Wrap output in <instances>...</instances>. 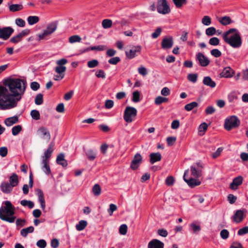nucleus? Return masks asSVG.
<instances>
[{"label":"nucleus","mask_w":248,"mask_h":248,"mask_svg":"<svg viewBox=\"0 0 248 248\" xmlns=\"http://www.w3.org/2000/svg\"><path fill=\"white\" fill-rule=\"evenodd\" d=\"M4 85V87L0 86V108L1 109H9L16 107L26 87L24 82L19 78L8 79Z\"/></svg>","instance_id":"f257e3e1"},{"label":"nucleus","mask_w":248,"mask_h":248,"mask_svg":"<svg viewBox=\"0 0 248 248\" xmlns=\"http://www.w3.org/2000/svg\"><path fill=\"white\" fill-rule=\"evenodd\" d=\"M224 42L233 48L239 47L242 45L240 32L234 28H232L222 34Z\"/></svg>","instance_id":"f03ea898"},{"label":"nucleus","mask_w":248,"mask_h":248,"mask_svg":"<svg viewBox=\"0 0 248 248\" xmlns=\"http://www.w3.org/2000/svg\"><path fill=\"white\" fill-rule=\"evenodd\" d=\"M5 206L1 207L0 209V218L10 223H13L16 219L13 216L15 214L14 207L9 201H6L4 203Z\"/></svg>","instance_id":"7ed1b4c3"},{"label":"nucleus","mask_w":248,"mask_h":248,"mask_svg":"<svg viewBox=\"0 0 248 248\" xmlns=\"http://www.w3.org/2000/svg\"><path fill=\"white\" fill-rule=\"evenodd\" d=\"M54 146V143L51 142L47 150L44 152V155L42 156V170L46 174H49L51 172L49 167V160L53 152Z\"/></svg>","instance_id":"20e7f679"},{"label":"nucleus","mask_w":248,"mask_h":248,"mask_svg":"<svg viewBox=\"0 0 248 248\" xmlns=\"http://www.w3.org/2000/svg\"><path fill=\"white\" fill-rule=\"evenodd\" d=\"M58 27V22L54 21L49 23L45 30H44L42 33L38 34V36L40 40L44 39L46 37L48 36L56 31Z\"/></svg>","instance_id":"39448f33"},{"label":"nucleus","mask_w":248,"mask_h":248,"mask_svg":"<svg viewBox=\"0 0 248 248\" xmlns=\"http://www.w3.org/2000/svg\"><path fill=\"white\" fill-rule=\"evenodd\" d=\"M156 8L157 12L163 15L168 14L170 11L166 0H158Z\"/></svg>","instance_id":"423d86ee"},{"label":"nucleus","mask_w":248,"mask_h":248,"mask_svg":"<svg viewBox=\"0 0 248 248\" xmlns=\"http://www.w3.org/2000/svg\"><path fill=\"white\" fill-rule=\"evenodd\" d=\"M247 210L245 208L237 210L232 218L233 221L236 223L241 222L246 217Z\"/></svg>","instance_id":"0eeeda50"},{"label":"nucleus","mask_w":248,"mask_h":248,"mask_svg":"<svg viewBox=\"0 0 248 248\" xmlns=\"http://www.w3.org/2000/svg\"><path fill=\"white\" fill-rule=\"evenodd\" d=\"M137 110L131 107H127L124 111V119L127 123H131L137 115Z\"/></svg>","instance_id":"6e6552de"},{"label":"nucleus","mask_w":248,"mask_h":248,"mask_svg":"<svg viewBox=\"0 0 248 248\" xmlns=\"http://www.w3.org/2000/svg\"><path fill=\"white\" fill-rule=\"evenodd\" d=\"M67 63V60L63 58L56 61L57 66L55 68V71L58 74H61L64 76V73L66 71V68L64 65Z\"/></svg>","instance_id":"1a4fd4ad"},{"label":"nucleus","mask_w":248,"mask_h":248,"mask_svg":"<svg viewBox=\"0 0 248 248\" xmlns=\"http://www.w3.org/2000/svg\"><path fill=\"white\" fill-rule=\"evenodd\" d=\"M142 163V156L140 153H136L130 163V168L132 170H137Z\"/></svg>","instance_id":"9d476101"},{"label":"nucleus","mask_w":248,"mask_h":248,"mask_svg":"<svg viewBox=\"0 0 248 248\" xmlns=\"http://www.w3.org/2000/svg\"><path fill=\"white\" fill-rule=\"evenodd\" d=\"M37 135L48 142L50 140V134L48 130L44 126L40 127L37 131Z\"/></svg>","instance_id":"9b49d317"},{"label":"nucleus","mask_w":248,"mask_h":248,"mask_svg":"<svg viewBox=\"0 0 248 248\" xmlns=\"http://www.w3.org/2000/svg\"><path fill=\"white\" fill-rule=\"evenodd\" d=\"M196 60L198 62L199 64L202 67L208 66L210 61L203 53L199 52L196 55Z\"/></svg>","instance_id":"f8f14e48"},{"label":"nucleus","mask_w":248,"mask_h":248,"mask_svg":"<svg viewBox=\"0 0 248 248\" xmlns=\"http://www.w3.org/2000/svg\"><path fill=\"white\" fill-rule=\"evenodd\" d=\"M188 173L189 170H186L183 176L184 180L187 184V185L191 187H194L196 186L200 185L201 182L196 179L193 178H190L189 179L186 178L187 175L188 174Z\"/></svg>","instance_id":"ddd939ff"},{"label":"nucleus","mask_w":248,"mask_h":248,"mask_svg":"<svg viewBox=\"0 0 248 248\" xmlns=\"http://www.w3.org/2000/svg\"><path fill=\"white\" fill-rule=\"evenodd\" d=\"M13 32V29L10 27L0 28V38L5 40H7Z\"/></svg>","instance_id":"4468645a"},{"label":"nucleus","mask_w":248,"mask_h":248,"mask_svg":"<svg viewBox=\"0 0 248 248\" xmlns=\"http://www.w3.org/2000/svg\"><path fill=\"white\" fill-rule=\"evenodd\" d=\"M141 47L140 46H133L129 51H126V57L129 59H133L136 56V53L141 52Z\"/></svg>","instance_id":"2eb2a0df"},{"label":"nucleus","mask_w":248,"mask_h":248,"mask_svg":"<svg viewBox=\"0 0 248 248\" xmlns=\"http://www.w3.org/2000/svg\"><path fill=\"white\" fill-rule=\"evenodd\" d=\"M243 181V177L241 176H238L233 179L232 182L229 186V188L233 190H235L238 189L239 186L242 185Z\"/></svg>","instance_id":"dca6fc26"},{"label":"nucleus","mask_w":248,"mask_h":248,"mask_svg":"<svg viewBox=\"0 0 248 248\" xmlns=\"http://www.w3.org/2000/svg\"><path fill=\"white\" fill-rule=\"evenodd\" d=\"M173 44V40L172 36L164 38L161 42V46L163 49H170Z\"/></svg>","instance_id":"f3484780"},{"label":"nucleus","mask_w":248,"mask_h":248,"mask_svg":"<svg viewBox=\"0 0 248 248\" xmlns=\"http://www.w3.org/2000/svg\"><path fill=\"white\" fill-rule=\"evenodd\" d=\"M164 244L160 240L154 239L148 244V248H164Z\"/></svg>","instance_id":"a211bd4d"},{"label":"nucleus","mask_w":248,"mask_h":248,"mask_svg":"<svg viewBox=\"0 0 248 248\" xmlns=\"http://www.w3.org/2000/svg\"><path fill=\"white\" fill-rule=\"evenodd\" d=\"M234 71L230 67H226L223 69L220 74L221 77L230 78L233 76Z\"/></svg>","instance_id":"6ab92c4d"},{"label":"nucleus","mask_w":248,"mask_h":248,"mask_svg":"<svg viewBox=\"0 0 248 248\" xmlns=\"http://www.w3.org/2000/svg\"><path fill=\"white\" fill-rule=\"evenodd\" d=\"M149 157L150 162L152 164H154L156 162L160 161L162 158L161 155L159 152L151 153L150 154Z\"/></svg>","instance_id":"aec40b11"},{"label":"nucleus","mask_w":248,"mask_h":248,"mask_svg":"<svg viewBox=\"0 0 248 248\" xmlns=\"http://www.w3.org/2000/svg\"><path fill=\"white\" fill-rule=\"evenodd\" d=\"M13 187L8 183L4 182L1 183L0 185V188L1 191L4 193H10Z\"/></svg>","instance_id":"412c9836"},{"label":"nucleus","mask_w":248,"mask_h":248,"mask_svg":"<svg viewBox=\"0 0 248 248\" xmlns=\"http://www.w3.org/2000/svg\"><path fill=\"white\" fill-rule=\"evenodd\" d=\"M240 123V120L236 116L232 115L226 118L224 124H237Z\"/></svg>","instance_id":"4be33fe9"},{"label":"nucleus","mask_w":248,"mask_h":248,"mask_svg":"<svg viewBox=\"0 0 248 248\" xmlns=\"http://www.w3.org/2000/svg\"><path fill=\"white\" fill-rule=\"evenodd\" d=\"M13 187L17 186L19 183V179L18 175L13 173L9 178V183Z\"/></svg>","instance_id":"5701e85b"},{"label":"nucleus","mask_w":248,"mask_h":248,"mask_svg":"<svg viewBox=\"0 0 248 248\" xmlns=\"http://www.w3.org/2000/svg\"><path fill=\"white\" fill-rule=\"evenodd\" d=\"M203 83L204 85L209 86L212 88L216 87V83L210 77H205L203 79Z\"/></svg>","instance_id":"b1692460"},{"label":"nucleus","mask_w":248,"mask_h":248,"mask_svg":"<svg viewBox=\"0 0 248 248\" xmlns=\"http://www.w3.org/2000/svg\"><path fill=\"white\" fill-rule=\"evenodd\" d=\"M191 175L196 178H199L202 175V170L199 168H196L195 166H192L190 167Z\"/></svg>","instance_id":"393cba45"},{"label":"nucleus","mask_w":248,"mask_h":248,"mask_svg":"<svg viewBox=\"0 0 248 248\" xmlns=\"http://www.w3.org/2000/svg\"><path fill=\"white\" fill-rule=\"evenodd\" d=\"M56 162L57 164L64 167H66L68 164L67 161L64 159V155L62 154H59L57 156Z\"/></svg>","instance_id":"a878e982"},{"label":"nucleus","mask_w":248,"mask_h":248,"mask_svg":"<svg viewBox=\"0 0 248 248\" xmlns=\"http://www.w3.org/2000/svg\"><path fill=\"white\" fill-rule=\"evenodd\" d=\"M37 195L38 196L39 201L41 204V207L43 210H44L45 209L46 205L43 191L40 189H38Z\"/></svg>","instance_id":"bb28decb"},{"label":"nucleus","mask_w":248,"mask_h":248,"mask_svg":"<svg viewBox=\"0 0 248 248\" xmlns=\"http://www.w3.org/2000/svg\"><path fill=\"white\" fill-rule=\"evenodd\" d=\"M219 22L223 26L228 25L232 22L231 17L229 16H224L218 18Z\"/></svg>","instance_id":"cd10ccee"},{"label":"nucleus","mask_w":248,"mask_h":248,"mask_svg":"<svg viewBox=\"0 0 248 248\" xmlns=\"http://www.w3.org/2000/svg\"><path fill=\"white\" fill-rule=\"evenodd\" d=\"M9 10L12 12H16L22 10L23 9V6L21 4H12L9 6Z\"/></svg>","instance_id":"c85d7f7f"},{"label":"nucleus","mask_w":248,"mask_h":248,"mask_svg":"<svg viewBox=\"0 0 248 248\" xmlns=\"http://www.w3.org/2000/svg\"><path fill=\"white\" fill-rule=\"evenodd\" d=\"M19 122L18 117L14 116L8 118L4 120L5 124H15Z\"/></svg>","instance_id":"c756f323"},{"label":"nucleus","mask_w":248,"mask_h":248,"mask_svg":"<svg viewBox=\"0 0 248 248\" xmlns=\"http://www.w3.org/2000/svg\"><path fill=\"white\" fill-rule=\"evenodd\" d=\"M107 48V46L105 45H99L97 46H91L86 48L84 51H89L90 50H97L104 51Z\"/></svg>","instance_id":"7c9ffc66"},{"label":"nucleus","mask_w":248,"mask_h":248,"mask_svg":"<svg viewBox=\"0 0 248 248\" xmlns=\"http://www.w3.org/2000/svg\"><path fill=\"white\" fill-rule=\"evenodd\" d=\"M34 231V227L30 226L26 228H24L21 230V235L23 237H26L29 233H31Z\"/></svg>","instance_id":"2f4dec72"},{"label":"nucleus","mask_w":248,"mask_h":248,"mask_svg":"<svg viewBox=\"0 0 248 248\" xmlns=\"http://www.w3.org/2000/svg\"><path fill=\"white\" fill-rule=\"evenodd\" d=\"M86 155L88 159L90 161L93 160L96 158V156L95 152L92 149L87 150L86 152Z\"/></svg>","instance_id":"473e14b6"},{"label":"nucleus","mask_w":248,"mask_h":248,"mask_svg":"<svg viewBox=\"0 0 248 248\" xmlns=\"http://www.w3.org/2000/svg\"><path fill=\"white\" fill-rule=\"evenodd\" d=\"M87 225V222L85 220H80L76 226V229L80 231L84 230Z\"/></svg>","instance_id":"72a5a7b5"},{"label":"nucleus","mask_w":248,"mask_h":248,"mask_svg":"<svg viewBox=\"0 0 248 248\" xmlns=\"http://www.w3.org/2000/svg\"><path fill=\"white\" fill-rule=\"evenodd\" d=\"M168 101V99L161 96H158L155 98V103L156 105H159L163 103H166Z\"/></svg>","instance_id":"f704fd0d"},{"label":"nucleus","mask_w":248,"mask_h":248,"mask_svg":"<svg viewBox=\"0 0 248 248\" xmlns=\"http://www.w3.org/2000/svg\"><path fill=\"white\" fill-rule=\"evenodd\" d=\"M92 191L94 196H99L101 194V188L100 186L98 184H95L92 188Z\"/></svg>","instance_id":"c9c22d12"},{"label":"nucleus","mask_w":248,"mask_h":248,"mask_svg":"<svg viewBox=\"0 0 248 248\" xmlns=\"http://www.w3.org/2000/svg\"><path fill=\"white\" fill-rule=\"evenodd\" d=\"M208 127V125H200L198 128V135L200 136L204 135Z\"/></svg>","instance_id":"e433bc0d"},{"label":"nucleus","mask_w":248,"mask_h":248,"mask_svg":"<svg viewBox=\"0 0 248 248\" xmlns=\"http://www.w3.org/2000/svg\"><path fill=\"white\" fill-rule=\"evenodd\" d=\"M39 20V18L37 16H30L28 17L27 19L28 23L31 25L37 23Z\"/></svg>","instance_id":"4c0bfd02"},{"label":"nucleus","mask_w":248,"mask_h":248,"mask_svg":"<svg viewBox=\"0 0 248 248\" xmlns=\"http://www.w3.org/2000/svg\"><path fill=\"white\" fill-rule=\"evenodd\" d=\"M102 25L104 29L110 28L112 26V21L110 19H104L102 21Z\"/></svg>","instance_id":"58836bf2"},{"label":"nucleus","mask_w":248,"mask_h":248,"mask_svg":"<svg viewBox=\"0 0 248 248\" xmlns=\"http://www.w3.org/2000/svg\"><path fill=\"white\" fill-rule=\"evenodd\" d=\"M198 106V103L196 102H192L190 103L186 104L185 106V108L187 111H190L194 108L197 107Z\"/></svg>","instance_id":"ea45409f"},{"label":"nucleus","mask_w":248,"mask_h":248,"mask_svg":"<svg viewBox=\"0 0 248 248\" xmlns=\"http://www.w3.org/2000/svg\"><path fill=\"white\" fill-rule=\"evenodd\" d=\"M81 38L78 35H75L71 36L69 38V41L70 43H74L76 42H80Z\"/></svg>","instance_id":"a19ab883"},{"label":"nucleus","mask_w":248,"mask_h":248,"mask_svg":"<svg viewBox=\"0 0 248 248\" xmlns=\"http://www.w3.org/2000/svg\"><path fill=\"white\" fill-rule=\"evenodd\" d=\"M140 93L138 91H135L132 94V101L134 102H138L140 101Z\"/></svg>","instance_id":"79ce46f5"},{"label":"nucleus","mask_w":248,"mask_h":248,"mask_svg":"<svg viewBox=\"0 0 248 248\" xmlns=\"http://www.w3.org/2000/svg\"><path fill=\"white\" fill-rule=\"evenodd\" d=\"M43 96L41 93L38 94L35 98V103L37 105H41L43 102Z\"/></svg>","instance_id":"37998d69"},{"label":"nucleus","mask_w":248,"mask_h":248,"mask_svg":"<svg viewBox=\"0 0 248 248\" xmlns=\"http://www.w3.org/2000/svg\"><path fill=\"white\" fill-rule=\"evenodd\" d=\"M190 227L192 230L193 233H196L201 231V226L199 225H196L194 223H191L190 224Z\"/></svg>","instance_id":"c03bdc74"},{"label":"nucleus","mask_w":248,"mask_h":248,"mask_svg":"<svg viewBox=\"0 0 248 248\" xmlns=\"http://www.w3.org/2000/svg\"><path fill=\"white\" fill-rule=\"evenodd\" d=\"M202 22L205 26H209L211 23V19L209 16H204L202 19Z\"/></svg>","instance_id":"a18cd8bd"},{"label":"nucleus","mask_w":248,"mask_h":248,"mask_svg":"<svg viewBox=\"0 0 248 248\" xmlns=\"http://www.w3.org/2000/svg\"><path fill=\"white\" fill-rule=\"evenodd\" d=\"M209 43L212 46H217L219 44V40L216 37H214L210 39Z\"/></svg>","instance_id":"49530a36"},{"label":"nucleus","mask_w":248,"mask_h":248,"mask_svg":"<svg viewBox=\"0 0 248 248\" xmlns=\"http://www.w3.org/2000/svg\"><path fill=\"white\" fill-rule=\"evenodd\" d=\"M167 143L168 146H171L174 144L176 138L175 137H169L167 138Z\"/></svg>","instance_id":"de8ad7c7"},{"label":"nucleus","mask_w":248,"mask_h":248,"mask_svg":"<svg viewBox=\"0 0 248 248\" xmlns=\"http://www.w3.org/2000/svg\"><path fill=\"white\" fill-rule=\"evenodd\" d=\"M127 231V226L126 224H122L119 228V232L122 235H125Z\"/></svg>","instance_id":"09e8293b"},{"label":"nucleus","mask_w":248,"mask_h":248,"mask_svg":"<svg viewBox=\"0 0 248 248\" xmlns=\"http://www.w3.org/2000/svg\"><path fill=\"white\" fill-rule=\"evenodd\" d=\"M198 75L196 74H189L187 76V79L189 81L195 83L197 81Z\"/></svg>","instance_id":"8fccbe9b"},{"label":"nucleus","mask_w":248,"mask_h":248,"mask_svg":"<svg viewBox=\"0 0 248 248\" xmlns=\"http://www.w3.org/2000/svg\"><path fill=\"white\" fill-rule=\"evenodd\" d=\"M216 32V30L214 27H210L206 30V34L208 36H213Z\"/></svg>","instance_id":"3c124183"},{"label":"nucleus","mask_w":248,"mask_h":248,"mask_svg":"<svg viewBox=\"0 0 248 248\" xmlns=\"http://www.w3.org/2000/svg\"><path fill=\"white\" fill-rule=\"evenodd\" d=\"M31 117L35 120H39L40 119L39 112L37 110H33L31 112Z\"/></svg>","instance_id":"603ef678"},{"label":"nucleus","mask_w":248,"mask_h":248,"mask_svg":"<svg viewBox=\"0 0 248 248\" xmlns=\"http://www.w3.org/2000/svg\"><path fill=\"white\" fill-rule=\"evenodd\" d=\"M88 66L90 68H94L96 67L98 65V62L96 60H93L89 61L87 63Z\"/></svg>","instance_id":"864d4df0"},{"label":"nucleus","mask_w":248,"mask_h":248,"mask_svg":"<svg viewBox=\"0 0 248 248\" xmlns=\"http://www.w3.org/2000/svg\"><path fill=\"white\" fill-rule=\"evenodd\" d=\"M22 130V127L20 125L14 126L12 128V134L16 136Z\"/></svg>","instance_id":"5fc2aeb1"},{"label":"nucleus","mask_w":248,"mask_h":248,"mask_svg":"<svg viewBox=\"0 0 248 248\" xmlns=\"http://www.w3.org/2000/svg\"><path fill=\"white\" fill-rule=\"evenodd\" d=\"M220 234L223 239H226L229 237V232L227 230L223 229L220 232Z\"/></svg>","instance_id":"6e6d98bb"},{"label":"nucleus","mask_w":248,"mask_h":248,"mask_svg":"<svg viewBox=\"0 0 248 248\" xmlns=\"http://www.w3.org/2000/svg\"><path fill=\"white\" fill-rule=\"evenodd\" d=\"M173 1L177 8H180L186 2V0H173Z\"/></svg>","instance_id":"4d7b16f0"},{"label":"nucleus","mask_w":248,"mask_h":248,"mask_svg":"<svg viewBox=\"0 0 248 248\" xmlns=\"http://www.w3.org/2000/svg\"><path fill=\"white\" fill-rule=\"evenodd\" d=\"M174 182V179L173 177L170 176L168 177L165 181L166 184L168 186H172Z\"/></svg>","instance_id":"13d9d810"},{"label":"nucleus","mask_w":248,"mask_h":248,"mask_svg":"<svg viewBox=\"0 0 248 248\" xmlns=\"http://www.w3.org/2000/svg\"><path fill=\"white\" fill-rule=\"evenodd\" d=\"M227 198L229 203L231 204L235 203L237 200V197L232 194H229Z\"/></svg>","instance_id":"bf43d9fd"},{"label":"nucleus","mask_w":248,"mask_h":248,"mask_svg":"<svg viewBox=\"0 0 248 248\" xmlns=\"http://www.w3.org/2000/svg\"><path fill=\"white\" fill-rule=\"evenodd\" d=\"M211 54L216 58H218L221 55V52L217 49H213L211 51Z\"/></svg>","instance_id":"052dcab7"},{"label":"nucleus","mask_w":248,"mask_h":248,"mask_svg":"<svg viewBox=\"0 0 248 248\" xmlns=\"http://www.w3.org/2000/svg\"><path fill=\"white\" fill-rule=\"evenodd\" d=\"M22 38L20 36V35L18 34L15 36L11 38L10 41L14 44H16L19 42H20L22 40Z\"/></svg>","instance_id":"680f3d73"},{"label":"nucleus","mask_w":248,"mask_h":248,"mask_svg":"<svg viewBox=\"0 0 248 248\" xmlns=\"http://www.w3.org/2000/svg\"><path fill=\"white\" fill-rule=\"evenodd\" d=\"M99 129L105 133L109 132L110 130V128L108 125H99Z\"/></svg>","instance_id":"e2e57ef3"},{"label":"nucleus","mask_w":248,"mask_h":248,"mask_svg":"<svg viewBox=\"0 0 248 248\" xmlns=\"http://www.w3.org/2000/svg\"><path fill=\"white\" fill-rule=\"evenodd\" d=\"M161 31H162L161 28L160 27L157 28L156 29V30L152 34V38H157L160 34Z\"/></svg>","instance_id":"0e129e2a"},{"label":"nucleus","mask_w":248,"mask_h":248,"mask_svg":"<svg viewBox=\"0 0 248 248\" xmlns=\"http://www.w3.org/2000/svg\"><path fill=\"white\" fill-rule=\"evenodd\" d=\"M248 233V226L243 227L239 229L238 231V234L239 235H242Z\"/></svg>","instance_id":"69168bd1"},{"label":"nucleus","mask_w":248,"mask_h":248,"mask_svg":"<svg viewBox=\"0 0 248 248\" xmlns=\"http://www.w3.org/2000/svg\"><path fill=\"white\" fill-rule=\"evenodd\" d=\"M36 245L40 248H45L46 246V243L45 240L41 239L37 241Z\"/></svg>","instance_id":"338daca9"},{"label":"nucleus","mask_w":248,"mask_h":248,"mask_svg":"<svg viewBox=\"0 0 248 248\" xmlns=\"http://www.w3.org/2000/svg\"><path fill=\"white\" fill-rule=\"evenodd\" d=\"M230 248H244L240 243L238 242H234L232 244Z\"/></svg>","instance_id":"774afa93"}]
</instances>
